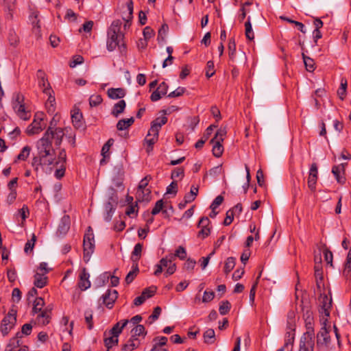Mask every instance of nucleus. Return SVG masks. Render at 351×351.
<instances>
[{
    "instance_id": "61",
    "label": "nucleus",
    "mask_w": 351,
    "mask_h": 351,
    "mask_svg": "<svg viewBox=\"0 0 351 351\" xmlns=\"http://www.w3.org/2000/svg\"><path fill=\"white\" fill-rule=\"evenodd\" d=\"M196 265V261L189 258L184 264V269L187 271H192Z\"/></svg>"
},
{
    "instance_id": "4",
    "label": "nucleus",
    "mask_w": 351,
    "mask_h": 351,
    "mask_svg": "<svg viewBox=\"0 0 351 351\" xmlns=\"http://www.w3.org/2000/svg\"><path fill=\"white\" fill-rule=\"evenodd\" d=\"M319 302L321 305V310L319 313L321 314L319 322L321 324V329H327L330 327L328 326V317L330 316V309L332 304L331 298H328L325 293L322 294L320 293L319 297Z\"/></svg>"
},
{
    "instance_id": "64",
    "label": "nucleus",
    "mask_w": 351,
    "mask_h": 351,
    "mask_svg": "<svg viewBox=\"0 0 351 351\" xmlns=\"http://www.w3.org/2000/svg\"><path fill=\"white\" fill-rule=\"evenodd\" d=\"M223 201V197L222 195H218L215 197L214 201L210 205L212 210H215L219 206H220Z\"/></svg>"
},
{
    "instance_id": "33",
    "label": "nucleus",
    "mask_w": 351,
    "mask_h": 351,
    "mask_svg": "<svg viewBox=\"0 0 351 351\" xmlns=\"http://www.w3.org/2000/svg\"><path fill=\"white\" fill-rule=\"evenodd\" d=\"M142 250L143 245L141 243H138L135 245L131 257L133 263H138L141 256Z\"/></svg>"
},
{
    "instance_id": "3",
    "label": "nucleus",
    "mask_w": 351,
    "mask_h": 351,
    "mask_svg": "<svg viewBox=\"0 0 351 351\" xmlns=\"http://www.w3.org/2000/svg\"><path fill=\"white\" fill-rule=\"evenodd\" d=\"M121 25L122 22L121 20H114L108 30L106 45L109 51H112L117 47H120L119 44L123 36L120 31Z\"/></svg>"
},
{
    "instance_id": "39",
    "label": "nucleus",
    "mask_w": 351,
    "mask_h": 351,
    "mask_svg": "<svg viewBox=\"0 0 351 351\" xmlns=\"http://www.w3.org/2000/svg\"><path fill=\"white\" fill-rule=\"evenodd\" d=\"M169 31V27L167 24L164 23L161 25L160 28L158 29V42H164L165 40V36Z\"/></svg>"
},
{
    "instance_id": "57",
    "label": "nucleus",
    "mask_w": 351,
    "mask_h": 351,
    "mask_svg": "<svg viewBox=\"0 0 351 351\" xmlns=\"http://www.w3.org/2000/svg\"><path fill=\"white\" fill-rule=\"evenodd\" d=\"M167 122V118L165 116H162L160 117H158L154 119L152 123L155 125L158 128H161V127L165 125Z\"/></svg>"
},
{
    "instance_id": "52",
    "label": "nucleus",
    "mask_w": 351,
    "mask_h": 351,
    "mask_svg": "<svg viewBox=\"0 0 351 351\" xmlns=\"http://www.w3.org/2000/svg\"><path fill=\"white\" fill-rule=\"evenodd\" d=\"M8 40L10 45L16 47L19 42V38L14 32L11 31L9 33Z\"/></svg>"
},
{
    "instance_id": "36",
    "label": "nucleus",
    "mask_w": 351,
    "mask_h": 351,
    "mask_svg": "<svg viewBox=\"0 0 351 351\" xmlns=\"http://www.w3.org/2000/svg\"><path fill=\"white\" fill-rule=\"evenodd\" d=\"M304 317L306 329H313L314 318L313 317L312 313L310 311H306L304 314Z\"/></svg>"
},
{
    "instance_id": "63",
    "label": "nucleus",
    "mask_w": 351,
    "mask_h": 351,
    "mask_svg": "<svg viewBox=\"0 0 351 351\" xmlns=\"http://www.w3.org/2000/svg\"><path fill=\"white\" fill-rule=\"evenodd\" d=\"M84 62V58L82 56L77 55L73 58V60L70 62L69 66L71 68L75 67L77 65L82 64Z\"/></svg>"
},
{
    "instance_id": "51",
    "label": "nucleus",
    "mask_w": 351,
    "mask_h": 351,
    "mask_svg": "<svg viewBox=\"0 0 351 351\" xmlns=\"http://www.w3.org/2000/svg\"><path fill=\"white\" fill-rule=\"evenodd\" d=\"M175 257H178L180 260H184L186 258V251L182 246H179L173 254Z\"/></svg>"
},
{
    "instance_id": "2",
    "label": "nucleus",
    "mask_w": 351,
    "mask_h": 351,
    "mask_svg": "<svg viewBox=\"0 0 351 351\" xmlns=\"http://www.w3.org/2000/svg\"><path fill=\"white\" fill-rule=\"evenodd\" d=\"M340 337L338 330H319L317 334V346L320 349H332L336 343L339 346Z\"/></svg>"
},
{
    "instance_id": "19",
    "label": "nucleus",
    "mask_w": 351,
    "mask_h": 351,
    "mask_svg": "<svg viewBox=\"0 0 351 351\" xmlns=\"http://www.w3.org/2000/svg\"><path fill=\"white\" fill-rule=\"evenodd\" d=\"M89 276V274L86 271V268H83L80 272V280L78 282V287L81 290L85 291L90 287Z\"/></svg>"
},
{
    "instance_id": "18",
    "label": "nucleus",
    "mask_w": 351,
    "mask_h": 351,
    "mask_svg": "<svg viewBox=\"0 0 351 351\" xmlns=\"http://www.w3.org/2000/svg\"><path fill=\"white\" fill-rule=\"evenodd\" d=\"M168 85L165 82H162L159 84L156 90H154L150 96L152 101L159 100L162 96L167 93Z\"/></svg>"
},
{
    "instance_id": "40",
    "label": "nucleus",
    "mask_w": 351,
    "mask_h": 351,
    "mask_svg": "<svg viewBox=\"0 0 351 351\" xmlns=\"http://www.w3.org/2000/svg\"><path fill=\"white\" fill-rule=\"evenodd\" d=\"M45 304L44 300L42 298H36L34 302L32 312L34 313H40Z\"/></svg>"
},
{
    "instance_id": "44",
    "label": "nucleus",
    "mask_w": 351,
    "mask_h": 351,
    "mask_svg": "<svg viewBox=\"0 0 351 351\" xmlns=\"http://www.w3.org/2000/svg\"><path fill=\"white\" fill-rule=\"evenodd\" d=\"M231 304L228 300H223L220 303L219 311L221 315H226L230 310Z\"/></svg>"
},
{
    "instance_id": "54",
    "label": "nucleus",
    "mask_w": 351,
    "mask_h": 351,
    "mask_svg": "<svg viewBox=\"0 0 351 351\" xmlns=\"http://www.w3.org/2000/svg\"><path fill=\"white\" fill-rule=\"evenodd\" d=\"M206 69V76L208 78H210L215 73V71L214 70V62H213V61L209 60V61L207 62Z\"/></svg>"
},
{
    "instance_id": "28",
    "label": "nucleus",
    "mask_w": 351,
    "mask_h": 351,
    "mask_svg": "<svg viewBox=\"0 0 351 351\" xmlns=\"http://www.w3.org/2000/svg\"><path fill=\"white\" fill-rule=\"evenodd\" d=\"M70 228V219L69 216H64L58 228L60 234H65Z\"/></svg>"
},
{
    "instance_id": "22",
    "label": "nucleus",
    "mask_w": 351,
    "mask_h": 351,
    "mask_svg": "<svg viewBox=\"0 0 351 351\" xmlns=\"http://www.w3.org/2000/svg\"><path fill=\"white\" fill-rule=\"evenodd\" d=\"M30 20L32 21L33 33L36 36L40 38L41 36V30L40 21L38 19V14L36 12H33L30 16Z\"/></svg>"
},
{
    "instance_id": "21",
    "label": "nucleus",
    "mask_w": 351,
    "mask_h": 351,
    "mask_svg": "<svg viewBox=\"0 0 351 351\" xmlns=\"http://www.w3.org/2000/svg\"><path fill=\"white\" fill-rule=\"evenodd\" d=\"M38 77L39 78V86L43 88V91L45 94H49L52 90L50 88V84L47 78H45V73L41 71H38Z\"/></svg>"
},
{
    "instance_id": "11",
    "label": "nucleus",
    "mask_w": 351,
    "mask_h": 351,
    "mask_svg": "<svg viewBox=\"0 0 351 351\" xmlns=\"http://www.w3.org/2000/svg\"><path fill=\"white\" fill-rule=\"evenodd\" d=\"M122 330H106L104 334V341L105 346L107 348V351L118 344L119 336Z\"/></svg>"
},
{
    "instance_id": "30",
    "label": "nucleus",
    "mask_w": 351,
    "mask_h": 351,
    "mask_svg": "<svg viewBox=\"0 0 351 351\" xmlns=\"http://www.w3.org/2000/svg\"><path fill=\"white\" fill-rule=\"evenodd\" d=\"M134 122V117L120 119L117 123V128L119 131L128 129Z\"/></svg>"
},
{
    "instance_id": "53",
    "label": "nucleus",
    "mask_w": 351,
    "mask_h": 351,
    "mask_svg": "<svg viewBox=\"0 0 351 351\" xmlns=\"http://www.w3.org/2000/svg\"><path fill=\"white\" fill-rule=\"evenodd\" d=\"M174 259V256L173 254H169L159 261L160 265L162 266V267H169V264L172 263L173 260Z\"/></svg>"
},
{
    "instance_id": "56",
    "label": "nucleus",
    "mask_w": 351,
    "mask_h": 351,
    "mask_svg": "<svg viewBox=\"0 0 351 351\" xmlns=\"http://www.w3.org/2000/svg\"><path fill=\"white\" fill-rule=\"evenodd\" d=\"M156 287L152 286L145 289L143 291L142 294L144 295L145 298L147 299L152 297L155 294V293L156 292Z\"/></svg>"
},
{
    "instance_id": "10",
    "label": "nucleus",
    "mask_w": 351,
    "mask_h": 351,
    "mask_svg": "<svg viewBox=\"0 0 351 351\" xmlns=\"http://www.w3.org/2000/svg\"><path fill=\"white\" fill-rule=\"evenodd\" d=\"M147 335V330H134V332L131 335L130 338L127 343L123 346V350L124 351H132L138 347L141 343L139 337L144 339Z\"/></svg>"
},
{
    "instance_id": "43",
    "label": "nucleus",
    "mask_w": 351,
    "mask_h": 351,
    "mask_svg": "<svg viewBox=\"0 0 351 351\" xmlns=\"http://www.w3.org/2000/svg\"><path fill=\"white\" fill-rule=\"evenodd\" d=\"M204 342L211 344L215 341V330H206L204 333Z\"/></svg>"
},
{
    "instance_id": "5",
    "label": "nucleus",
    "mask_w": 351,
    "mask_h": 351,
    "mask_svg": "<svg viewBox=\"0 0 351 351\" xmlns=\"http://www.w3.org/2000/svg\"><path fill=\"white\" fill-rule=\"evenodd\" d=\"M32 330H19L12 337L5 351H29L28 347L22 346V339L31 334Z\"/></svg>"
},
{
    "instance_id": "42",
    "label": "nucleus",
    "mask_w": 351,
    "mask_h": 351,
    "mask_svg": "<svg viewBox=\"0 0 351 351\" xmlns=\"http://www.w3.org/2000/svg\"><path fill=\"white\" fill-rule=\"evenodd\" d=\"M158 138L147 136L145 139V143L147 145L146 152L149 154L153 149V145L158 141Z\"/></svg>"
},
{
    "instance_id": "34",
    "label": "nucleus",
    "mask_w": 351,
    "mask_h": 351,
    "mask_svg": "<svg viewBox=\"0 0 351 351\" xmlns=\"http://www.w3.org/2000/svg\"><path fill=\"white\" fill-rule=\"evenodd\" d=\"M245 34L246 38L250 40H253L254 38V34L252 27L250 16L247 17V20L245 23Z\"/></svg>"
},
{
    "instance_id": "29",
    "label": "nucleus",
    "mask_w": 351,
    "mask_h": 351,
    "mask_svg": "<svg viewBox=\"0 0 351 351\" xmlns=\"http://www.w3.org/2000/svg\"><path fill=\"white\" fill-rule=\"evenodd\" d=\"M82 114L79 110H74L71 115L72 123L75 128H80L83 126L84 123L82 121Z\"/></svg>"
},
{
    "instance_id": "12",
    "label": "nucleus",
    "mask_w": 351,
    "mask_h": 351,
    "mask_svg": "<svg viewBox=\"0 0 351 351\" xmlns=\"http://www.w3.org/2000/svg\"><path fill=\"white\" fill-rule=\"evenodd\" d=\"M51 125L52 122H51V126L48 128L45 132H49L48 139H50L51 141L52 139H54L55 145L56 146H60L64 136V130L60 128L53 129Z\"/></svg>"
},
{
    "instance_id": "20",
    "label": "nucleus",
    "mask_w": 351,
    "mask_h": 351,
    "mask_svg": "<svg viewBox=\"0 0 351 351\" xmlns=\"http://www.w3.org/2000/svg\"><path fill=\"white\" fill-rule=\"evenodd\" d=\"M50 322L49 313L45 311L38 314L34 321L35 327H43Z\"/></svg>"
},
{
    "instance_id": "24",
    "label": "nucleus",
    "mask_w": 351,
    "mask_h": 351,
    "mask_svg": "<svg viewBox=\"0 0 351 351\" xmlns=\"http://www.w3.org/2000/svg\"><path fill=\"white\" fill-rule=\"evenodd\" d=\"M108 96L112 99H121L125 97L126 92L125 90L121 88H110L107 91Z\"/></svg>"
},
{
    "instance_id": "59",
    "label": "nucleus",
    "mask_w": 351,
    "mask_h": 351,
    "mask_svg": "<svg viewBox=\"0 0 351 351\" xmlns=\"http://www.w3.org/2000/svg\"><path fill=\"white\" fill-rule=\"evenodd\" d=\"M58 168L55 171V176L58 179L62 178L64 176L65 173V165L64 164H59L57 166Z\"/></svg>"
},
{
    "instance_id": "48",
    "label": "nucleus",
    "mask_w": 351,
    "mask_h": 351,
    "mask_svg": "<svg viewBox=\"0 0 351 351\" xmlns=\"http://www.w3.org/2000/svg\"><path fill=\"white\" fill-rule=\"evenodd\" d=\"M31 147L29 146H25L21 153L18 155L17 158L20 160H25L29 156Z\"/></svg>"
},
{
    "instance_id": "8",
    "label": "nucleus",
    "mask_w": 351,
    "mask_h": 351,
    "mask_svg": "<svg viewBox=\"0 0 351 351\" xmlns=\"http://www.w3.org/2000/svg\"><path fill=\"white\" fill-rule=\"evenodd\" d=\"M314 330H306L300 339L298 351H314Z\"/></svg>"
},
{
    "instance_id": "7",
    "label": "nucleus",
    "mask_w": 351,
    "mask_h": 351,
    "mask_svg": "<svg viewBox=\"0 0 351 351\" xmlns=\"http://www.w3.org/2000/svg\"><path fill=\"white\" fill-rule=\"evenodd\" d=\"M226 134V130L225 128H220L210 141V143L213 145V154L217 158L220 157L223 152V147L221 143L223 141Z\"/></svg>"
},
{
    "instance_id": "47",
    "label": "nucleus",
    "mask_w": 351,
    "mask_h": 351,
    "mask_svg": "<svg viewBox=\"0 0 351 351\" xmlns=\"http://www.w3.org/2000/svg\"><path fill=\"white\" fill-rule=\"evenodd\" d=\"M36 241V237L34 234H33L32 239L30 240H28L27 242L25 243L24 248V251L25 253H28L33 250Z\"/></svg>"
},
{
    "instance_id": "37",
    "label": "nucleus",
    "mask_w": 351,
    "mask_h": 351,
    "mask_svg": "<svg viewBox=\"0 0 351 351\" xmlns=\"http://www.w3.org/2000/svg\"><path fill=\"white\" fill-rule=\"evenodd\" d=\"M302 58L304 60V63L305 64L306 69L308 71L312 72L315 70V62L310 57L306 56L304 53L302 54Z\"/></svg>"
},
{
    "instance_id": "14",
    "label": "nucleus",
    "mask_w": 351,
    "mask_h": 351,
    "mask_svg": "<svg viewBox=\"0 0 351 351\" xmlns=\"http://www.w3.org/2000/svg\"><path fill=\"white\" fill-rule=\"evenodd\" d=\"M16 322V311L12 309L1 322V329H12Z\"/></svg>"
},
{
    "instance_id": "23",
    "label": "nucleus",
    "mask_w": 351,
    "mask_h": 351,
    "mask_svg": "<svg viewBox=\"0 0 351 351\" xmlns=\"http://www.w3.org/2000/svg\"><path fill=\"white\" fill-rule=\"evenodd\" d=\"M34 285L38 288H43L47 283L48 278L43 273L36 271L34 274Z\"/></svg>"
},
{
    "instance_id": "9",
    "label": "nucleus",
    "mask_w": 351,
    "mask_h": 351,
    "mask_svg": "<svg viewBox=\"0 0 351 351\" xmlns=\"http://www.w3.org/2000/svg\"><path fill=\"white\" fill-rule=\"evenodd\" d=\"M43 112H37L34 116L33 122L27 127L26 133L31 136L39 134L45 128V124L43 123L44 119Z\"/></svg>"
},
{
    "instance_id": "60",
    "label": "nucleus",
    "mask_w": 351,
    "mask_h": 351,
    "mask_svg": "<svg viewBox=\"0 0 351 351\" xmlns=\"http://www.w3.org/2000/svg\"><path fill=\"white\" fill-rule=\"evenodd\" d=\"M66 159V151L64 149H62L58 154V160L55 162L56 166H58L59 164H65Z\"/></svg>"
},
{
    "instance_id": "32",
    "label": "nucleus",
    "mask_w": 351,
    "mask_h": 351,
    "mask_svg": "<svg viewBox=\"0 0 351 351\" xmlns=\"http://www.w3.org/2000/svg\"><path fill=\"white\" fill-rule=\"evenodd\" d=\"M295 330H291L289 332H287L285 335V344L282 346L285 348H288V347L290 346L291 349L290 351H292L293 350V346L295 340Z\"/></svg>"
},
{
    "instance_id": "55",
    "label": "nucleus",
    "mask_w": 351,
    "mask_h": 351,
    "mask_svg": "<svg viewBox=\"0 0 351 351\" xmlns=\"http://www.w3.org/2000/svg\"><path fill=\"white\" fill-rule=\"evenodd\" d=\"M178 193V184L176 181H173L167 187L166 193L176 195Z\"/></svg>"
},
{
    "instance_id": "35",
    "label": "nucleus",
    "mask_w": 351,
    "mask_h": 351,
    "mask_svg": "<svg viewBox=\"0 0 351 351\" xmlns=\"http://www.w3.org/2000/svg\"><path fill=\"white\" fill-rule=\"evenodd\" d=\"M137 199L139 201L149 202L151 199L149 189H138L137 191Z\"/></svg>"
},
{
    "instance_id": "6",
    "label": "nucleus",
    "mask_w": 351,
    "mask_h": 351,
    "mask_svg": "<svg viewBox=\"0 0 351 351\" xmlns=\"http://www.w3.org/2000/svg\"><path fill=\"white\" fill-rule=\"evenodd\" d=\"M12 106L16 114L23 120H28L29 115L25 110L24 104V96L20 93L14 94Z\"/></svg>"
},
{
    "instance_id": "58",
    "label": "nucleus",
    "mask_w": 351,
    "mask_h": 351,
    "mask_svg": "<svg viewBox=\"0 0 351 351\" xmlns=\"http://www.w3.org/2000/svg\"><path fill=\"white\" fill-rule=\"evenodd\" d=\"M184 176V170L182 167H177L173 169V171L171 173V178L172 179L181 177L182 178Z\"/></svg>"
},
{
    "instance_id": "17",
    "label": "nucleus",
    "mask_w": 351,
    "mask_h": 351,
    "mask_svg": "<svg viewBox=\"0 0 351 351\" xmlns=\"http://www.w3.org/2000/svg\"><path fill=\"white\" fill-rule=\"evenodd\" d=\"M133 2L132 0H129L126 5V11L123 12L122 19L125 21L123 26L124 29L129 28L131 25V21L133 18Z\"/></svg>"
},
{
    "instance_id": "41",
    "label": "nucleus",
    "mask_w": 351,
    "mask_h": 351,
    "mask_svg": "<svg viewBox=\"0 0 351 351\" xmlns=\"http://www.w3.org/2000/svg\"><path fill=\"white\" fill-rule=\"evenodd\" d=\"M235 266V258L234 257H228L225 263L224 272L228 274Z\"/></svg>"
},
{
    "instance_id": "26",
    "label": "nucleus",
    "mask_w": 351,
    "mask_h": 351,
    "mask_svg": "<svg viewBox=\"0 0 351 351\" xmlns=\"http://www.w3.org/2000/svg\"><path fill=\"white\" fill-rule=\"evenodd\" d=\"M346 164H341L337 166H334L332 169V173L334 174L337 182L340 184H343L345 182L346 178L343 176H341V172H344L345 171V165Z\"/></svg>"
},
{
    "instance_id": "15",
    "label": "nucleus",
    "mask_w": 351,
    "mask_h": 351,
    "mask_svg": "<svg viewBox=\"0 0 351 351\" xmlns=\"http://www.w3.org/2000/svg\"><path fill=\"white\" fill-rule=\"evenodd\" d=\"M210 223V221L209 220L208 217H202L197 224V227L200 228L201 230L198 232V237H201L202 239H205L207 237L210 233V228L208 227Z\"/></svg>"
},
{
    "instance_id": "49",
    "label": "nucleus",
    "mask_w": 351,
    "mask_h": 351,
    "mask_svg": "<svg viewBox=\"0 0 351 351\" xmlns=\"http://www.w3.org/2000/svg\"><path fill=\"white\" fill-rule=\"evenodd\" d=\"M228 51L230 58L233 60L236 53V44L234 38L229 40Z\"/></svg>"
},
{
    "instance_id": "1",
    "label": "nucleus",
    "mask_w": 351,
    "mask_h": 351,
    "mask_svg": "<svg viewBox=\"0 0 351 351\" xmlns=\"http://www.w3.org/2000/svg\"><path fill=\"white\" fill-rule=\"evenodd\" d=\"M49 132H45L44 136L37 141V156L32 161V166L38 171L40 166H49L54 163L55 150L52 147L50 139H48Z\"/></svg>"
},
{
    "instance_id": "62",
    "label": "nucleus",
    "mask_w": 351,
    "mask_h": 351,
    "mask_svg": "<svg viewBox=\"0 0 351 351\" xmlns=\"http://www.w3.org/2000/svg\"><path fill=\"white\" fill-rule=\"evenodd\" d=\"M185 92V88L184 87H178L175 90L171 92L167 97H177L182 95Z\"/></svg>"
},
{
    "instance_id": "27",
    "label": "nucleus",
    "mask_w": 351,
    "mask_h": 351,
    "mask_svg": "<svg viewBox=\"0 0 351 351\" xmlns=\"http://www.w3.org/2000/svg\"><path fill=\"white\" fill-rule=\"evenodd\" d=\"M126 103L124 100H120L117 104H115L112 110L111 114L114 117H118L121 114H122L125 108Z\"/></svg>"
},
{
    "instance_id": "16",
    "label": "nucleus",
    "mask_w": 351,
    "mask_h": 351,
    "mask_svg": "<svg viewBox=\"0 0 351 351\" xmlns=\"http://www.w3.org/2000/svg\"><path fill=\"white\" fill-rule=\"evenodd\" d=\"M118 293L116 290L108 289L105 294L101 296L102 302L108 308H112L113 304L117 299Z\"/></svg>"
},
{
    "instance_id": "38",
    "label": "nucleus",
    "mask_w": 351,
    "mask_h": 351,
    "mask_svg": "<svg viewBox=\"0 0 351 351\" xmlns=\"http://www.w3.org/2000/svg\"><path fill=\"white\" fill-rule=\"evenodd\" d=\"M128 326L130 329H136L138 324L142 321V317L140 315H136L132 317L130 319H127Z\"/></svg>"
},
{
    "instance_id": "25",
    "label": "nucleus",
    "mask_w": 351,
    "mask_h": 351,
    "mask_svg": "<svg viewBox=\"0 0 351 351\" xmlns=\"http://www.w3.org/2000/svg\"><path fill=\"white\" fill-rule=\"evenodd\" d=\"M84 247V261L85 263H88L90 258L92 254L95 250V243H84L83 241Z\"/></svg>"
},
{
    "instance_id": "31",
    "label": "nucleus",
    "mask_w": 351,
    "mask_h": 351,
    "mask_svg": "<svg viewBox=\"0 0 351 351\" xmlns=\"http://www.w3.org/2000/svg\"><path fill=\"white\" fill-rule=\"evenodd\" d=\"M139 272L138 263H132V270L127 274L125 277V282L127 284L131 283L135 277L137 276Z\"/></svg>"
},
{
    "instance_id": "45",
    "label": "nucleus",
    "mask_w": 351,
    "mask_h": 351,
    "mask_svg": "<svg viewBox=\"0 0 351 351\" xmlns=\"http://www.w3.org/2000/svg\"><path fill=\"white\" fill-rule=\"evenodd\" d=\"M162 309L159 306H156L154 308L153 313L150 315L147 320V322L149 324H152L155 320H156L161 313Z\"/></svg>"
},
{
    "instance_id": "13",
    "label": "nucleus",
    "mask_w": 351,
    "mask_h": 351,
    "mask_svg": "<svg viewBox=\"0 0 351 351\" xmlns=\"http://www.w3.org/2000/svg\"><path fill=\"white\" fill-rule=\"evenodd\" d=\"M318 178V169L316 163H313L309 169L308 177V187L314 192L316 190V183Z\"/></svg>"
},
{
    "instance_id": "50",
    "label": "nucleus",
    "mask_w": 351,
    "mask_h": 351,
    "mask_svg": "<svg viewBox=\"0 0 351 351\" xmlns=\"http://www.w3.org/2000/svg\"><path fill=\"white\" fill-rule=\"evenodd\" d=\"M102 97L100 95H93L89 98L90 106H97L102 102Z\"/></svg>"
},
{
    "instance_id": "46",
    "label": "nucleus",
    "mask_w": 351,
    "mask_h": 351,
    "mask_svg": "<svg viewBox=\"0 0 351 351\" xmlns=\"http://www.w3.org/2000/svg\"><path fill=\"white\" fill-rule=\"evenodd\" d=\"M163 205H164V203H163V200L162 199L158 200L156 202L155 206H154V208L152 210V214L153 215H156L158 213H159L160 211H162V213L164 214H166L167 213V210H162Z\"/></svg>"
}]
</instances>
